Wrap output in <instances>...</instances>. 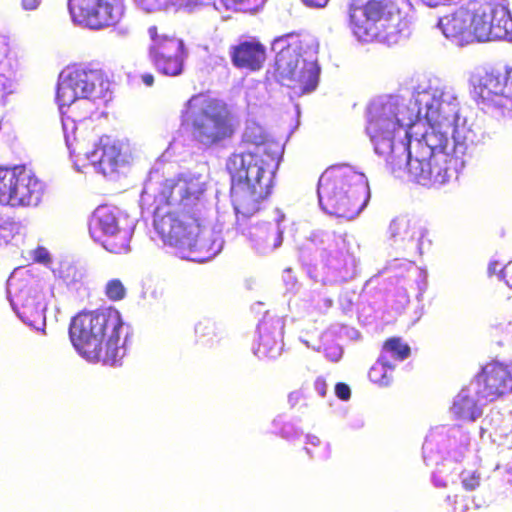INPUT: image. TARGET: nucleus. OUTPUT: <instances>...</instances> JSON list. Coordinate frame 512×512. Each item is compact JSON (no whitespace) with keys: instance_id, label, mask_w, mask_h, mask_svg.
Returning <instances> with one entry per match:
<instances>
[{"instance_id":"obj_1","label":"nucleus","mask_w":512,"mask_h":512,"mask_svg":"<svg viewBox=\"0 0 512 512\" xmlns=\"http://www.w3.org/2000/svg\"><path fill=\"white\" fill-rule=\"evenodd\" d=\"M205 190L200 176L179 175L164 179L155 196L159 205L174 206L166 213H161L157 206L153 224L163 243L181 257H189L198 250L204 229L202 199Z\"/></svg>"},{"instance_id":"obj_2","label":"nucleus","mask_w":512,"mask_h":512,"mask_svg":"<svg viewBox=\"0 0 512 512\" xmlns=\"http://www.w3.org/2000/svg\"><path fill=\"white\" fill-rule=\"evenodd\" d=\"M243 142L251 145L252 149L233 153L226 164L231 177L232 203L238 219L249 218L262 209L272 189L268 170L277 165L280 157L278 143L270 140L259 125L246 127Z\"/></svg>"},{"instance_id":"obj_3","label":"nucleus","mask_w":512,"mask_h":512,"mask_svg":"<svg viewBox=\"0 0 512 512\" xmlns=\"http://www.w3.org/2000/svg\"><path fill=\"white\" fill-rule=\"evenodd\" d=\"M123 324L120 312L112 307L80 312L71 320L69 336L84 358L115 365L124 356L120 344Z\"/></svg>"},{"instance_id":"obj_4","label":"nucleus","mask_w":512,"mask_h":512,"mask_svg":"<svg viewBox=\"0 0 512 512\" xmlns=\"http://www.w3.org/2000/svg\"><path fill=\"white\" fill-rule=\"evenodd\" d=\"M180 122L192 140L205 149L230 140L238 128L229 106L208 92L194 94L185 102Z\"/></svg>"},{"instance_id":"obj_5","label":"nucleus","mask_w":512,"mask_h":512,"mask_svg":"<svg viewBox=\"0 0 512 512\" xmlns=\"http://www.w3.org/2000/svg\"><path fill=\"white\" fill-rule=\"evenodd\" d=\"M317 192L324 211L346 219L357 216L370 197L366 176L344 164L330 166L322 173Z\"/></svg>"},{"instance_id":"obj_6","label":"nucleus","mask_w":512,"mask_h":512,"mask_svg":"<svg viewBox=\"0 0 512 512\" xmlns=\"http://www.w3.org/2000/svg\"><path fill=\"white\" fill-rule=\"evenodd\" d=\"M421 96L418 113H424L429 128L416 140L414 148L434 157V161L456 166L457 159L446 152L449 135L454 130L455 112L445 113L443 103L428 92Z\"/></svg>"},{"instance_id":"obj_7","label":"nucleus","mask_w":512,"mask_h":512,"mask_svg":"<svg viewBox=\"0 0 512 512\" xmlns=\"http://www.w3.org/2000/svg\"><path fill=\"white\" fill-rule=\"evenodd\" d=\"M105 83L104 74L100 70L74 68L58 84L56 98L61 108L67 107L69 118L73 122L85 120L92 114L91 107L83 113L78 110L91 105L89 100L101 93Z\"/></svg>"},{"instance_id":"obj_8","label":"nucleus","mask_w":512,"mask_h":512,"mask_svg":"<svg viewBox=\"0 0 512 512\" xmlns=\"http://www.w3.org/2000/svg\"><path fill=\"white\" fill-rule=\"evenodd\" d=\"M46 194L45 183L25 166L0 167V204L12 208L39 206Z\"/></svg>"},{"instance_id":"obj_9","label":"nucleus","mask_w":512,"mask_h":512,"mask_svg":"<svg viewBox=\"0 0 512 512\" xmlns=\"http://www.w3.org/2000/svg\"><path fill=\"white\" fill-rule=\"evenodd\" d=\"M298 45L288 44L275 57L274 75L296 96L313 91L319 78V68L313 60L304 59Z\"/></svg>"},{"instance_id":"obj_10","label":"nucleus","mask_w":512,"mask_h":512,"mask_svg":"<svg viewBox=\"0 0 512 512\" xmlns=\"http://www.w3.org/2000/svg\"><path fill=\"white\" fill-rule=\"evenodd\" d=\"M148 55L158 72L178 76L183 72L187 50L183 39L174 31L152 25L148 28Z\"/></svg>"},{"instance_id":"obj_11","label":"nucleus","mask_w":512,"mask_h":512,"mask_svg":"<svg viewBox=\"0 0 512 512\" xmlns=\"http://www.w3.org/2000/svg\"><path fill=\"white\" fill-rule=\"evenodd\" d=\"M404 124L398 118V107L387 102L374 105L369 109L366 131L374 144L376 153L387 157V162L394 166V137L403 129Z\"/></svg>"},{"instance_id":"obj_12","label":"nucleus","mask_w":512,"mask_h":512,"mask_svg":"<svg viewBox=\"0 0 512 512\" xmlns=\"http://www.w3.org/2000/svg\"><path fill=\"white\" fill-rule=\"evenodd\" d=\"M402 165L406 166L411 181L426 187L445 184L456 169L455 165L434 161V157L414 147L412 150L402 147V159L397 162L394 159L392 172L401 169Z\"/></svg>"},{"instance_id":"obj_13","label":"nucleus","mask_w":512,"mask_h":512,"mask_svg":"<svg viewBox=\"0 0 512 512\" xmlns=\"http://www.w3.org/2000/svg\"><path fill=\"white\" fill-rule=\"evenodd\" d=\"M74 22L93 30L116 26L123 16L122 0H68Z\"/></svg>"},{"instance_id":"obj_14","label":"nucleus","mask_w":512,"mask_h":512,"mask_svg":"<svg viewBox=\"0 0 512 512\" xmlns=\"http://www.w3.org/2000/svg\"><path fill=\"white\" fill-rule=\"evenodd\" d=\"M89 231L92 238L111 253L122 254L129 250L130 236L119 225L116 207L98 206L93 212Z\"/></svg>"},{"instance_id":"obj_15","label":"nucleus","mask_w":512,"mask_h":512,"mask_svg":"<svg viewBox=\"0 0 512 512\" xmlns=\"http://www.w3.org/2000/svg\"><path fill=\"white\" fill-rule=\"evenodd\" d=\"M349 6V22L353 33L362 40L370 41L378 34L377 23L388 20L397 10L394 0H368L363 6Z\"/></svg>"},{"instance_id":"obj_16","label":"nucleus","mask_w":512,"mask_h":512,"mask_svg":"<svg viewBox=\"0 0 512 512\" xmlns=\"http://www.w3.org/2000/svg\"><path fill=\"white\" fill-rule=\"evenodd\" d=\"M472 93L478 104L496 105L506 98L505 80L502 71L496 68H484L471 77Z\"/></svg>"},{"instance_id":"obj_17","label":"nucleus","mask_w":512,"mask_h":512,"mask_svg":"<svg viewBox=\"0 0 512 512\" xmlns=\"http://www.w3.org/2000/svg\"><path fill=\"white\" fill-rule=\"evenodd\" d=\"M479 397L493 401L512 392V375L506 366L500 363H489L477 376Z\"/></svg>"},{"instance_id":"obj_18","label":"nucleus","mask_w":512,"mask_h":512,"mask_svg":"<svg viewBox=\"0 0 512 512\" xmlns=\"http://www.w3.org/2000/svg\"><path fill=\"white\" fill-rule=\"evenodd\" d=\"M229 55L235 68L250 72L261 70L267 60L265 45L255 38L230 46Z\"/></svg>"},{"instance_id":"obj_19","label":"nucleus","mask_w":512,"mask_h":512,"mask_svg":"<svg viewBox=\"0 0 512 512\" xmlns=\"http://www.w3.org/2000/svg\"><path fill=\"white\" fill-rule=\"evenodd\" d=\"M258 340L254 353L259 358L275 359L282 351L283 323L274 318H263L257 327Z\"/></svg>"},{"instance_id":"obj_20","label":"nucleus","mask_w":512,"mask_h":512,"mask_svg":"<svg viewBox=\"0 0 512 512\" xmlns=\"http://www.w3.org/2000/svg\"><path fill=\"white\" fill-rule=\"evenodd\" d=\"M473 16L470 13V2L459 7L451 14L439 20V27L447 38L457 39L460 42H470V27Z\"/></svg>"},{"instance_id":"obj_21","label":"nucleus","mask_w":512,"mask_h":512,"mask_svg":"<svg viewBox=\"0 0 512 512\" xmlns=\"http://www.w3.org/2000/svg\"><path fill=\"white\" fill-rule=\"evenodd\" d=\"M490 1H470V13L473 16V23L470 27V42L491 41L492 26L490 18Z\"/></svg>"},{"instance_id":"obj_22","label":"nucleus","mask_w":512,"mask_h":512,"mask_svg":"<svg viewBox=\"0 0 512 512\" xmlns=\"http://www.w3.org/2000/svg\"><path fill=\"white\" fill-rule=\"evenodd\" d=\"M120 156L119 145L109 137H102L91 152V161L104 175H107L116 171Z\"/></svg>"},{"instance_id":"obj_23","label":"nucleus","mask_w":512,"mask_h":512,"mask_svg":"<svg viewBox=\"0 0 512 512\" xmlns=\"http://www.w3.org/2000/svg\"><path fill=\"white\" fill-rule=\"evenodd\" d=\"M250 238L258 245L275 249L282 244L283 230L278 220L257 224L249 231Z\"/></svg>"},{"instance_id":"obj_24","label":"nucleus","mask_w":512,"mask_h":512,"mask_svg":"<svg viewBox=\"0 0 512 512\" xmlns=\"http://www.w3.org/2000/svg\"><path fill=\"white\" fill-rule=\"evenodd\" d=\"M490 18L492 39H506L512 34V17L508 7L502 3L490 1Z\"/></svg>"},{"instance_id":"obj_25","label":"nucleus","mask_w":512,"mask_h":512,"mask_svg":"<svg viewBox=\"0 0 512 512\" xmlns=\"http://www.w3.org/2000/svg\"><path fill=\"white\" fill-rule=\"evenodd\" d=\"M452 411L456 418L464 421H474L481 415V409L477 406L475 400L464 393H459L456 396Z\"/></svg>"},{"instance_id":"obj_26","label":"nucleus","mask_w":512,"mask_h":512,"mask_svg":"<svg viewBox=\"0 0 512 512\" xmlns=\"http://www.w3.org/2000/svg\"><path fill=\"white\" fill-rule=\"evenodd\" d=\"M394 368L395 366L389 362L386 355H380L369 369L368 377L371 382L379 386H388L393 381Z\"/></svg>"},{"instance_id":"obj_27","label":"nucleus","mask_w":512,"mask_h":512,"mask_svg":"<svg viewBox=\"0 0 512 512\" xmlns=\"http://www.w3.org/2000/svg\"><path fill=\"white\" fill-rule=\"evenodd\" d=\"M410 347L399 337H391L384 341L381 355L390 354L395 360L403 361L410 355Z\"/></svg>"},{"instance_id":"obj_28","label":"nucleus","mask_w":512,"mask_h":512,"mask_svg":"<svg viewBox=\"0 0 512 512\" xmlns=\"http://www.w3.org/2000/svg\"><path fill=\"white\" fill-rule=\"evenodd\" d=\"M389 234L393 238L411 239L414 236V227L403 217L395 218L389 225Z\"/></svg>"},{"instance_id":"obj_29","label":"nucleus","mask_w":512,"mask_h":512,"mask_svg":"<svg viewBox=\"0 0 512 512\" xmlns=\"http://www.w3.org/2000/svg\"><path fill=\"white\" fill-rule=\"evenodd\" d=\"M104 294L110 301H121L126 296V288L120 279H111L105 285Z\"/></svg>"},{"instance_id":"obj_30","label":"nucleus","mask_w":512,"mask_h":512,"mask_svg":"<svg viewBox=\"0 0 512 512\" xmlns=\"http://www.w3.org/2000/svg\"><path fill=\"white\" fill-rule=\"evenodd\" d=\"M461 483L465 490L474 491L480 486L481 474L477 470L470 472L463 471L461 473Z\"/></svg>"},{"instance_id":"obj_31","label":"nucleus","mask_w":512,"mask_h":512,"mask_svg":"<svg viewBox=\"0 0 512 512\" xmlns=\"http://www.w3.org/2000/svg\"><path fill=\"white\" fill-rule=\"evenodd\" d=\"M44 307L42 305H37L35 310L32 309V305L27 303L23 305L22 317L29 322H32L35 319L43 318Z\"/></svg>"},{"instance_id":"obj_32","label":"nucleus","mask_w":512,"mask_h":512,"mask_svg":"<svg viewBox=\"0 0 512 512\" xmlns=\"http://www.w3.org/2000/svg\"><path fill=\"white\" fill-rule=\"evenodd\" d=\"M502 77L505 80V94L506 98L512 99V65L505 66L502 71Z\"/></svg>"},{"instance_id":"obj_33","label":"nucleus","mask_w":512,"mask_h":512,"mask_svg":"<svg viewBox=\"0 0 512 512\" xmlns=\"http://www.w3.org/2000/svg\"><path fill=\"white\" fill-rule=\"evenodd\" d=\"M335 394L341 400H349L351 397L350 387L343 382H338L335 385Z\"/></svg>"},{"instance_id":"obj_34","label":"nucleus","mask_w":512,"mask_h":512,"mask_svg":"<svg viewBox=\"0 0 512 512\" xmlns=\"http://www.w3.org/2000/svg\"><path fill=\"white\" fill-rule=\"evenodd\" d=\"M314 389L320 397L324 398L327 394V382L323 377H317L314 381Z\"/></svg>"},{"instance_id":"obj_35","label":"nucleus","mask_w":512,"mask_h":512,"mask_svg":"<svg viewBox=\"0 0 512 512\" xmlns=\"http://www.w3.org/2000/svg\"><path fill=\"white\" fill-rule=\"evenodd\" d=\"M11 91V80L0 73V100Z\"/></svg>"},{"instance_id":"obj_36","label":"nucleus","mask_w":512,"mask_h":512,"mask_svg":"<svg viewBox=\"0 0 512 512\" xmlns=\"http://www.w3.org/2000/svg\"><path fill=\"white\" fill-rule=\"evenodd\" d=\"M500 277L512 289V261L500 270Z\"/></svg>"},{"instance_id":"obj_37","label":"nucleus","mask_w":512,"mask_h":512,"mask_svg":"<svg viewBox=\"0 0 512 512\" xmlns=\"http://www.w3.org/2000/svg\"><path fill=\"white\" fill-rule=\"evenodd\" d=\"M214 331L213 327L209 323L200 322L195 327V332L200 336L204 337L206 335L212 334Z\"/></svg>"},{"instance_id":"obj_38","label":"nucleus","mask_w":512,"mask_h":512,"mask_svg":"<svg viewBox=\"0 0 512 512\" xmlns=\"http://www.w3.org/2000/svg\"><path fill=\"white\" fill-rule=\"evenodd\" d=\"M346 238H347L346 233L336 235L335 236V244L337 247H339L341 252L350 253L349 245L348 244L346 245Z\"/></svg>"},{"instance_id":"obj_39","label":"nucleus","mask_w":512,"mask_h":512,"mask_svg":"<svg viewBox=\"0 0 512 512\" xmlns=\"http://www.w3.org/2000/svg\"><path fill=\"white\" fill-rule=\"evenodd\" d=\"M265 0H243L241 4H246V9L250 11H257L263 6Z\"/></svg>"},{"instance_id":"obj_40","label":"nucleus","mask_w":512,"mask_h":512,"mask_svg":"<svg viewBox=\"0 0 512 512\" xmlns=\"http://www.w3.org/2000/svg\"><path fill=\"white\" fill-rule=\"evenodd\" d=\"M301 399L302 394L300 391H292L288 394V403L292 408L296 407Z\"/></svg>"},{"instance_id":"obj_41","label":"nucleus","mask_w":512,"mask_h":512,"mask_svg":"<svg viewBox=\"0 0 512 512\" xmlns=\"http://www.w3.org/2000/svg\"><path fill=\"white\" fill-rule=\"evenodd\" d=\"M41 0H22V7L25 10H35L40 5Z\"/></svg>"},{"instance_id":"obj_42","label":"nucleus","mask_w":512,"mask_h":512,"mask_svg":"<svg viewBox=\"0 0 512 512\" xmlns=\"http://www.w3.org/2000/svg\"><path fill=\"white\" fill-rule=\"evenodd\" d=\"M457 499H458L457 495H455V496H448L446 498V502H447L451 512H461V510H462V509L457 508V506H456Z\"/></svg>"},{"instance_id":"obj_43","label":"nucleus","mask_w":512,"mask_h":512,"mask_svg":"<svg viewBox=\"0 0 512 512\" xmlns=\"http://www.w3.org/2000/svg\"><path fill=\"white\" fill-rule=\"evenodd\" d=\"M36 259L41 262H48L50 260V257L44 248H38L36 250Z\"/></svg>"},{"instance_id":"obj_44","label":"nucleus","mask_w":512,"mask_h":512,"mask_svg":"<svg viewBox=\"0 0 512 512\" xmlns=\"http://www.w3.org/2000/svg\"><path fill=\"white\" fill-rule=\"evenodd\" d=\"M304 3L310 7H317V8H321V7H324L328 0H303Z\"/></svg>"},{"instance_id":"obj_45","label":"nucleus","mask_w":512,"mask_h":512,"mask_svg":"<svg viewBox=\"0 0 512 512\" xmlns=\"http://www.w3.org/2000/svg\"><path fill=\"white\" fill-rule=\"evenodd\" d=\"M141 79L146 86H152L154 83V76L149 73L143 74Z\"/></svg>"},{"instance_id":"obj_46","label":"nucleus","mask_w":512,"mask_h":512,"mask_svg":"<svg viewBox=\"0 0 512 512\" xmlns=\"http://www.w3.org/2000/svg\"><path fill=\"white\" fill-rule=\"evenodd\" d=\"M497 266H498V263L495 261V262H491L488 266V274L489 276H492L494 274H496L497 272Z\"/></svg>"},{"instance_id":"obj_47","label":"nucleus","mask_w":512,"mask_h":512,"mask_svg":"<svg viewBox=\"0 0 512 512\" xmlns=\"http://www.w3.org/2000/svg\"><path fill=\"white\" fill-rule=\"evenodd\" d=\"M63 128L65 131L66 144H67L68 148L71 149V147L73 146V141L70 139V136L67 134V124L66 123L63 124Z\"/></svg>"},{"instance_id":"obj_48","label":"nucleus","mask_w":512,"mask_h":512,"mask_svg":"<svg viewBox=\"0 0 512 512\" xmlns=\"http://www.w3.org/2000/svg\"><path fill=\"white\" fill-rule=\"evenodd\" d=\"M226 7L235 6L241 4L243 0H222Z\"/></svg>"},{"instance_id":"obj_49","label":"nucleus","mask_w":512,"mask_h":512,"mask_svg":"<svg viewBox=\"0 0 512 512\" xmlns=\"http://www.w3.org/2000/svg\"><path fill=\"white\" fill-rule=\"evenodd\" d=\"M350 193H347V195H349ZM341 197L343 198V201H347V197H346V193L345 191H342L341 192Z\"/></svg>"},{"instance_id":"obj_50","label":"nucleus","mask_w":512,"mask_h":512,"mask_svg":"<svg viewBox=\"0 0 512 512\" xmlns=\"http://www.w3.org/2000/svg\"><path fill=\"white\" fill-rule=\"evenodd\" d=\"M436 485H438V486H443V487H445V486H446V484H445V483H436Z\"/></svg>"},{"instance_id":"obj_51","label":"nucleus","mask_w":512,"mask_h":512,"mask_svg":"<svg viewBox=\"0 0 512 512\" xmlns=\"http://www.w3.org/2000/svg\"><path fill=\"white\" fill-rule=\"evenodd\" d=\"M294 33L287 34L286 37L293 36Z\"/></svg>"}]
</instances>
